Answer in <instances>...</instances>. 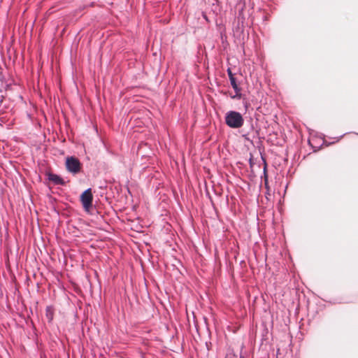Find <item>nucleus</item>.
Returning <instances> with one entry per match:
<instances>
[{
    "instance_id": "8",
    "label": "nucleus",
    "mask_w": 358,
    "mask_h": 358,
    "mask_svg": "<svg viewBox=\"0 0 358 358\" xmlns=\"http://www.w3.org/2000/svg\"><path fill=\"white\" fill-rule=\"evenodd\" d=\"M227 74H228V76H229V78L231 79V78H234V75L233 74L231 69H227Z\"/></svg>"
},
{
    "instance_id": "2",
    "label": "nucleus",
    "mask_w": 358,
    "mask_h": 358,
    "mask_svg": "<svg viewBox=\"0 0 358 358\" xmlns=\"http://www.w3.org/2000/svg\"><path fill=\"white\" fill-rule=\"evenodd\" d=\"M66 169L73 175H76L81 171L82 164L79 159L75 156H69L66 158Z\"/></svg>"
},
{
    "instance_id": "13",
    "label": "nucleus",
    "mask_w": 358,
    "mask_h": 358,
    "mask_svg": "<svg viewBox=\"0 0 358 358\" xmlns=\"http://www.w3.org/2000/svg\"><path fill=\"white\" fill-rule=\"evenodd\" d=\"M278 358V357H277Z\"/></svg>"
},
{
    "instance_id": "4",
    "label": "nucleus",
    "mask_w": 358,
    "mask_h": 358,
    "mask_svg": "<svg viewBox=\"0 0 358 358\" xmlns=\"http://www.w3.org/2000/svg\"><path fill=\"white\" fill-rule=\"evenodd\" d=\"M48 180L52 181L55 185L64 186L66 182L59 175L48 172L47 173Z\"/></svg>"
},
{
    "instance_id": "5",
    "label": "nucleus",
    "mask_w": 358,
    "mask_h": 358,
    "mask_svg": "<svg viewBox=\"0 0 358 358\" xmlns=\"http://www.w3.org/2000/svg\"><path fill=\"white\" fill-rule=\"evenodd\" d=\"M230 80V84L232 87V88L234 90L236 94L235 95L232 96L231 98L232 99H240L241 97V88L238 87V84H237V82H236V79L235 77L234 78H231V79H229Z\"/></svg>"
},
{
    "instance_id": "7",
    "label": "nucleus",
    "mask_w": 358,
    "mask_h": 358,
    "mask_svg": "<svg viewBox=\"0 0 358 358\" xmlns=\"http://www.w3.org/2000/svg\"><path fill=\"white\" fill-rule=\"evenodd\" d=\"M262 178H263L264 180H268V175H267V172H266V164H265V166L264 168L263 176H262Z\"/></svg>"
},
{
    "instance_id": "6",
    "label": "nucleus",
    "mask_w": 358,
    "mask_h": 358,
    "mask_svg": "<svg viewBox=\"0 0 358 358\" xmlns=\"http://www.w3.org/2000/svg\"><path fill=\"white\" fill-rule=\"evenodd\" d=\"M45 317L48 322H51L54 317V310L52 306H47L45 308Z\"/></svg>"
},
{
    "instance_id": "12",
    "label": "nucleus",
    "mask_w": 358,
    "mask_h": 358,
    "mask_svg": "<svg viewBox=\"0 0 358 358\" xmlns=\"http://www.w3.org/2000/svg\"><path fill=\"white\" fill-rule=\"evenodd\" d=\"M342 136H340V137H338V138H337V141H339V140L342 138Z\"/></svg>"
},
{
    "instance_id": "11",
    "label": "nucleus",
    "mask_w": 358,
    "mask_h": 358,
    "mask_svg": "<svg viewBox=\"0 0 358 358\" xmlns=\"http://www.w3.org/2000/svg\"><path fill=\"white\" fill-rule=\"evenodd\" d=\"M203 18H204L206 20H207V21H208V18H207L206 15L205 14H203Z\"/></svg>"
},
{
    "instance_id": "9",
    "label": "nucleus",
    "mask_w": 358,
    "mask_h": 358,
    "mask_svg": "<svg viewBox=\"0 0 358 358\" xmlns=\"http://www.w3.org/2000/svg\"><path fill=\"white\" fill-rule=\"evenodd\" d=\"M249 164H250V166L252 168L253 166V165L255 164V163L253 162V159H252V157L251 156L250 159H249Z\"/></svg>"
},
{
    "instance_id": "1",
    "label": "nucleus",
    "mask_w": 358,
    "mask_h": 358,
    "mask_svg": "<svg viewBox=\"0 0 358 358\" xmlns=\"http://www.w3.org/2000/svg\"><path fill=\"white\" fill-rule=\"evenodd\" d=\"M225 124L230 128L239 129L244 123L242 115L235 110H229L226 113L224 117Z\"/></svg>"
},
{
    "instance_id": "10",
    "label": "nucleus",
    "mask_w": 358,
    "mask_h": 358,
    "mask_svg": "<svg viewBox=\"0 0 358 358\" xmlns=\"http://www.w3.org/2000/svg\"><path fill=\"white\" fill-rule=\"evenodd\" d=\"M264 182L265 187L267 188L268 187V180H264Z\"/></svg>"
},
{
    "instance_id": "3",
    "label": "nucleus",
    "mask_w": 358,
    "mask_h": 358,
    "mask_svg": "<svg viewBox=\"0 0 358 358\" xmlns=\"http://www.w3.org/2000/svg\"><path fill=\"white\" fill-rule=\"evenodd\" d=\"M80 201L85 210H88L92 206L93 195L92 189H85L80 195Z\"/></svg>"
}]
</instances>
